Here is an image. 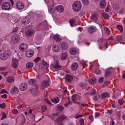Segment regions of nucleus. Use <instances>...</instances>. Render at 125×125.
I'll return each instance as SVG.
<instances>
[{"label": "nucleus", "mask_w": 125, "mask_h": 125, "mask_svg": "<svg viewBox=\"0 0 125 125\" xmlns=\"http://www.w3.org/2000/svg\"><path fill=\"white\" fill-rule=\"evenodd\" d=\"M81 6V4L80 2L76 1L73 3V8L74 11L77 12L80 10Z\"/></svg>", "instance_id": "f257e3e1"}, {"label": "nucleus", "mask_w": 125, "mask_h": 125, "mask_svg": "<svg viewBox=\"0 0 125 125\" xmlns=\"http://www.w3.org/2000/svg\"><path fill=\"white\" fill-rule=\"evenodd\" d=\"M66 118V116L64 115H62L61 116H59V117L57 119V121L58 125H62L63 123L61 122Z\"/></svg>", "instance_id": "f03ea898"}, {"label": "nucleus", "mask_w": 125, "mask_h": 125, "mask_svg": "<svg viewBox=\"0 0 125 125\" xmlns=\"http://www.w3.org/2000/svg\"><path fill=\"white\" fill-rule=\"evenodd\" d=\"M34 32V30L31 28H29L27 30L25 33L26 36L28 37H31Z\"/></svg>", "instance_id": "7ed1b4c3"}, {"label": "nucleus", "mask_w": 125, "mask_h": 125, "mask_svg": "<svg viewBox=\"0 0 125 125\" xmlns=\"http://www.w3.org/2000/svg\"><path fill=\"white\" fill-rule=\"evenodd\" d=\"M19 36L17 34H14L13 35L11 38L12 41L14 43H18L20 40Z\"/></svg>", "instance_id": "20e7f679"}, {"label": "nucleus", "mask_w": 125, "mask_h": 125, "mask_svg": "<svg viewBox=\"0 0 125 125\" xmlns=\"http://www.w3.org/2000/svg\"><path fill=\"white\" fill-rule=\"evenodd\" d=\"M10 7V4L8 2H4L2 5V9L5 10H8Z\"/></svg>", "instance_id": "39448f33"}, {"label": "nucleus", "mask_w": 125, "mask_h": 125, "mask_svg": "<svg viewBox=\"0 0 125 125\" xmlns=\"http://www.w3.org/2000/svg\"><path fill=\"white\" fill-rule=\"evenodd\" d=\"M27 87V84L26 83H21L19 86V89L21 91L25 90Z\"/></svg>", "instance_id": "423d86ee"}, {"label": "nucleus", "mask_w": 125, "mask_h": 125, "mask_svg": "<svg viewBox=\"0 0 125 125\" xmlns=\"http://www.w3.org/2000/svg\"><path fill=\"white\" fill-rule=\"evenodd\" d=\"M9 54L6 53H2L0 54V58L2 60H5L7 59Z\"/></svg>", "instance_id": "0eeeda50"}, {"label": "nucleus", "mask_w": 125, "mask_h": 125, "mask_svg": "<svg viewBox=\"0 0 125 125\" xmlns=\"http://www.w3.org/2000/svg\"><path fill=\"white\" fill-rule=\"evenodd\" d=\"M34 52L32 50H29L26 51V56L28 57H31L33 55Z\"/></svg>", "instance_id": "6e6552de"}, {"label": "nucleus", "mask_w": 125, "mask_h": 125, "mask_svg": "<svg viewBox=\"0 0 125 125\" xmlns=\"http://www.w3.org/2000/svg\"><path fill=\"white\" fill-rule=\"evenodd\" d=\"M19 92L18 89L16 86H14L12 88L10 91L11 93L13 94H16L18 93Z\"/></svg>", "instance_id": "1a4fd4ad"}, {"label": "nucleus", "mask_w": 125, "mask_h": 125, "mask_svg": "<svg viewBox=\"0 0 125 125\" xmlns=\"http://www.w3.org/2000/svg\"><path fill=\"white\" fill-rule=\"evenodd\" d=\"M35 87L31 89L30 91V92L34 96H35L38 94L37 92L36 91L37 89V87L36 86H35Z\"/></svg>", "instance_id": "9d476101"}, {"label": "nucleus", "mask_w": 125, "mask_h": 125, "mask_svg": "<svg viewBox=\"0 0 125 125\" xmlns=\"http://www.w3.org/2000/svg\"><path fill=\"white\" fill-rule=\"evenodd\" d=\"M12 62L13 63L12 66L14 68H16L18 67V60L16 59H14L13 58Z\"/></svg>", "instance_id": "9b49d317"}, {"label": "nucleus", "mask_w": 125, "mask_h": 125, "mask_svg": "<svg viewBox=\"0 0 125 125\" xmlns=\"http://www.w3.org/2000/svg\"><path fill=\"white\" fill-rule=\"evenodd\" d=\"M98 17V14L97 13H93L92 14L91 17L92 20L94 21H96Z\"/></svg>", "instance_id": "f8f14e48"}, {"label": "nucleus", "mask_w": 125, "mask_h": 125, "mask_svg": "<svg viewBox=\"0 0 125 125\" xmlns=\"http://www.w3.org/2000/svg\"><path fill=\"white\" fill-rule=\"evenodd\" d=\"M56 9L58 11L62 12L64 11V8L62 5H59L56 6Z\"/></svg>", "instance_id": "ddd939ff"}, {"label": "nucleus", "mask_w": 125, "mask_h": 125, "mask_svg": "<svg viewBox=\"0 0 125 125\" xmlns=\"http://www.w3.org/2000/svg\"><path fill=\"white\" fill-rule=\"evenodd\" d=\"M49 85V81L48 80H45L42 82L41 84V86L42 87H43V89L46 87L48 86Z\"/></svg>", "instance_id": "4468645a"}, {"label": "nucleus", "mask_w": 125, "mask_h": 125, "mask_svg": "<svg viewBox=\"0 0 125 125\" xmlns=\"http://www.w3.org/2000/svg\"><path fill=\"white\" fill-rule=\"evenodd\" d=\"M16 7L18 9L21 10L24 7L23 4L21 2H18L16 4Z\"/></svg>", "instance_id": "2eb2a0df"}, {"label": "nucleus", "mask_w": 125, "mask_h": 125, "mask_svg": "<svg viewBox=\"0 0 125 125\" xmlns=\"http://www.w3.org/2000/svg\"><path fill=\"white\" fill-rule=\"evenodd\" d=\"M87 83L85 82H82L80 83L79 86L82 89H84L87 86Z\"/></svg>", "instance_id": "dca6fc26"}, {"label": "nucleus", "mask_w": 125, "mask_h": 125, "mask_svg": "<svg viewBox=\"0 0 125 125\" xmlns=\"http://www.w3.org/2000/svg\"><path fill=\"white\" fill-rule=\"evenodd\" d=\"M65 79L66 81L69 82H71L73 80V78L71 75L68 74L66 75Z\"/></svg>", "instance_id": "f3484780"}, {"label": "nucleus", "mask_w": 125, "mask_h": 125, "mask_svg": "<svg viewBox=\"0 0 125 125\" xmlns=\"http://www.w3.org/2000/svg\"><path fill=\"white\" fill-rule=\"evenodd\" d=\"M109 94L108 92H104L102 93L101 95L102 98L104 99L109 97Z\"/></svg>", "instance_id": "a211bd4d"}, {"label": "nucleus", "mask_w": 125, "mask_h": 125, "mask_svg": "<svg viewBox=\"0 0 125 125\" xmlns=\"http://www.w3.org/2000/svg\"><path fill=\"white\" fill-rule=\"evenodd\" d=\"M72 69L73 70H75L77 69L78 65L76 63H73L71 66Z\"/></svg>", "instance_id": "6ab92c4d"}, {"label": "nucleus", "mask_w": 125, "mask_h": 125, "mask_svg": "<svg viewBox=\"0 0 125 125\" xmlns=\"http://www.w3.org/2000/svg\"><path fill=\"white\" fill-rule=\"evenodd\" d=\"M96 82V80L94 78H92L89 80V83L92 84H94Z\"/></svg>", "instance_id": "aec40b11"}, {"label": "nucleus", "mask_w": 125, "mask_h": 125, "mask_svg": "<svg viewBox=\"0 0 125 125\" xmlns=\"http://www.w3.org/2000/svg\"><path fill=\"white\" fill-rule=\"evenodd\" d=\"M61 44L62 48L63 50L66 49L68 47V45L66 42H62Z\"/></svg>", "instance_id": "412c9836"}, {"label": "nucleus", "mask_w": 125, "mask_h": 125, "mask_svg": "<svg viewBox=\"0 0 125 125\" xmlns=\"http://www.w3.org/2000/svg\"><path fill=\"white\" fill-rule=\"evenodd\" d=\"M56 6H55V5H52L49 10V11L52 13H54L56 10Z\"/></svg>", "instance_id": "4be33fe9"}, {"label": "nucleus", "mask_w": 125, "mask_h": 125, "mask_svg": "<svg viewBox=\"0 0 125 125\" xmlns=\"http://www.w3.org/2000/svg\"><path fill=\"white\" fill-rule=\"evenodd\" d=\"M76 50L75 48H71L70 50V54L72 55L75 54L76 53Z\"/></svg>", "instance_id": "5701e85b"}, {"label": "nucleus", "mask_w": 125, "mask_h": 125, "mask_svg": "<svg viewBox=\"0 0 125 125\" xmlns=\"http://www.w3.org/2000/svg\"><path fill=\"white\" fill-rule=\"evenodd\" d=\"M100 5L101 8H104L106 6L105 1L104 0H103L101 1Z\"/></svg>", "instance_id": "b1692460"}, {"label": "nucleus", "mask_w": 125, "mask_h": 125, "mask_svg": "<svg viewBox=\"0 0 125 125\" xmlns=\"http://www.w3.org/2000/svg\"><path fill=\"white\" fill-rule=\"evenodd\" d=\"M30 19L29 18H27L24 19L23 20L22 22L23 24H26L29 23Z\"/></svg>", "instance_id": "393cba45"}, {"label": "nucleus", "mask_w": 125, "mask_h": 125, "mask_svg": "<svg viewBox=\"0 0 125 125\" xmlns=\"http://www.w3.org/2000/svg\"><path fill=\"white\" fill-rule=\"evenodd\" d=\"M68 56V54L65 52L62 53L61 56V59L62 60L66 59Z\"/></svg>", "instance_id": "a878e982"}, {"label": "nucleus", "mask_w": 125, "mask_h": 125, "mask_svg": "<svg viewBox=\"0 0 125 125\" xmlns=\"http://www.w3.org/2000/svg\"><path fill=\"white\" fill-rule=\"evenodd\" d=\"M57 111L61 112L64 109V107L62 105H59L56 107Z\"/></svg>", "instance_id": "bb28decb"}, {"label": "nucleus", "mask_w": 125, "mask_h": 125, "mask_svg": "<svg viewBox=\"0 0 125 125\" xmlns=\"http://www.w3.org/2000/svg\"><path fill=\"white\" fill-rule=\"evenodd\" d=\"M36 82V81L34 79L30 80L28 81L29 84L30 85H35Z\"/></svg>", "instance_id": "cd10ccee"}, {"label": "nucleus", "mask_w": 125, "mask_h": 125, "mask_svg": "<svg viewBox=\"0 0 125 125\" xmlns=\"http://www.w3.org/2000/svg\"><path fill=\"white\" fill-rule=\"evenodd\" d=\"M96 29L94 28H93L92 27H90L88 28V31L90 33H92V32H95Z\"/></svg>", "instance_id": "c85d7f7f"}, {"label": "nucleus", "mask_w": 125, "mask_h": 125, "mask_svg": "<svg viewBox=\"0 0 125 125\" xmlns=\"http://www.w3.org/2000/svg\"><path fill=\"white\" fill-rule=\"evenodd\" d=\"M53 51L55 52H57L59 50V47L57 45H54L52 49Z\"/></svg>", "instance_id": "c756f323"}, {"label": "nucleus", "mask_w": 125, "mask_h": 125, "mask_svg": "<svg viewBox=\"0 0 125 125\" xmlns=\"http://www.w3.org/2000/svg\"><path fill=\"white\" fill-rule=\"evenodd\" d=\"M33 66V64L31 62L28 63L26 65V67L28 69L32 68Z\"/></svg>", "instance_id": "7c9ffc66"}, {"label": "nucleus", "mask_w": 125, "mask_h": 125, "mask_svg": "<svg viewBox=\"0 0 125 125\" xmlns=\"http://www.w3.org/2000/svg\"><path fill=\"white\" fill-rule=\"evenodd\" d=\"M51 100L52 102L55 103H58L59 101V99L58 97H56L54 99H52Z\"/></svg>", "instance_id": "2f4dec72"}, {"label": "nucleus", "mask_w": 125, "mask_h": 125, "mask_svg": "<svg viewBox=\"0 0 125 125\" xmlns=\"http://www.w3.org/2000/svg\"><path fill=\"white\" fill-rule=\"evenodd\" d=\"M111 73L112 72L111 71L106 70L105 76L107 77L108 76H110Z\"/></svg>", "instance_id": "473e14b6"}, {"label": "nucleus", "mask_w": 125, "mask_h": 125, "mask_svg": "<svg viewBox=\"0 0 125 125\" xmlns=\"http://www.w3.org/2000/svg\"><path fill=\"white\" fill-rule=\"evenodd\" d=\"M59 35H54L53 36V38L54 39L58 42H59L60 41V39L58 37Z\"/></svg>", "instance_id": "72a5a7b5"}, {"label": "nucleus", "mask_w": 125, "mask_h": 125, "mask_svg": "<svg viewBox=\"0 0 125 125\" xmlns=\"http://www.w3.org/2000/svg\"><path fill=\"white\" fill-rule=\"evenodd\" d=\"M77 99V97L76 96V94H74L72 96V100L73 102H76L75 101Z\"/></svg>", "instance_id": "f704fd0d"}, {"label": "nucleus", "mask_w": 125, "mask_h": 125, "mask_svg": "<svg viewBox=\"0 0 125 125\" xmlns=\"http://www.w3.org/2000/svg\"><path fill=\"white\" fill-rule=\"evenodd\" d=\"M113 9L115 10H117L119 8L118 5L116 4H114L113 5Z\"/></svg>", "instance_id": "c9c22d12"}, {"label": "nucleus", "mask_w": 125, "mask_h": 125, "mask_svg": "<svg viewBox=\"0 0 125 125\" xmlns=\"http://www.w3.org/2000/svg\"><path fill=\"white\" fill-rule=\"evenodd\" d=\"M102 16L104 17L106 19H109V16L108 14H102Z\"/></svg>", "instance_id": "e433bc0d"}, {"label": "nucleus", "mask_w": 125, "mask_h": 125, "mask_svg": "<svg viewBox=\"0 0 125 125\" xmlns=\"http://www.w3.org/2000/svg\"><path fill=\"white\" fill-rule=\"evenodd\" d=\"M117 27L120 30L121 32L123 31V27L122 26L120 25H117Z\"/></svg>", "instance_id": "4c0bfd02"}, {"label": "nucleus", "mask_w": 125, "mask_h": 125, "mask_svg": "<svg viewBox=\"0 0 125 125\" xmlns=\"http://www.w3.org/2000/svg\"><path fill=\"white\" fill-rule=\"evenodd\" d=\"M83 3L85 5H87L89 4L88 0H82Z\"/></svg>", "instance_id": "58836bf2"}, {"label": "nucleus", "mask_w": 125, "mask_h": 125, "mask_svg": "<svg viewBox=\"0 0 125 125\" xmlns=\"http://www.w3.org/2000/svg\"><path fill=\"white\" fill-rule=\"evenodd\" d=\"M47 109L46 107V105H44L42 106L41 108L42 111V112H44Z\"/></svg>", "instance_id": "ea45409f"}, {"label": "nucleus", "mask_w": 125, "mask_h": 125, "mask_svg": "<svg viewBox=\"0 0 125 125\" xmlns=\"http://www.w3.org/2000/svg\"><path fill=\"white\" fill-rule=\"evenodd\" d=\"M74 20L73 19H71L70 20L69 22L71 26H72V25L74 23Z\"/></svg>", "instance_id": "a19ab883"}, {"label": "nucleus", "mask_w": 125, "mask_h": 125, "mask_svg": "<svg viewBox=\"0 0 125 125\" xmlns=\"http://www.w3.org/2000/svg\"><path fill=\"white\" fill-rule=\"evenodd\" d=\"M94 100L95 101H97L99 98V96L97 95L96 96H95L93 97Z\"/></svg>", "instance_id": "79ce46f5"}, {"label": "nucleus", "mask_w": 125, "mask_h": 125, "mask_svg": "<svg viewBox=\"0 0 125 125\" xmlns=\"http://www.w3.org/2000/svg\"><path fill=\"white\" fill-rule=\"evenodd\" d=\"M72 102L71 101H69V102L66 103L65 104V106L67 108L68 107V105H69L70 104H72Z\"/></svg>", "instance_id": "37998d69"}, {"label": "nucleus", "mask_w": 125, "mask_h": 125, "mask_svg": "<svg viewBox=\"0 0 125 125\" xmlns=\"http://www.w3.org/2000/svg\"><path fill=\"white\" fill-rule=\"evenodd\" d=\"M6 104L4 103H3L0 104V107L1 108L4 109L6 107Z\"/></svg>", "instance_id": "c03bdc74"}, {"label": "nucleus", "mask_w": 125, "mask_h": 125, "mask_svg": "<svg viewBox=\"0 0 125 125\" xmlns=\"http://www.w3.org/2000/svg\"><path fill=\"white\" fill-rule=\"evenodd\" d=\"M107 29H106V33L107 34V36H108L110 34V31L108 28L106 27Z\"/></svg>", "instance_id": "a18cd8bd"}, {"label": "nucleus", "mask_w": 125, "mask_h": 125, "mask_svg": "<svg viewBox=\"0 0 125 125\" xmlns=\"http://www.w3.org/2000/svg\"><path fill=\"white\" fill-rule=\"evenodd\" d=\"M40 58L39 57H36V59L34 60V61L36 63L40 61Z\"/></svg>", "instance_id": "49530a36"}, {"label": "nucleus", "mask_w": 125, "mask_h": 125, "mask_svg": "<svg viewBox=\"0 0 125 125\" xmlns=\"http://www.w3.org/2000/svg\"><path fill=\"white\" fill-rule=\"evenodd\" d=\"M117 40L118 41H120L122 40V37L121 35H118L117 36Z\"/></svg>", "instance_id": "de8ad7c7"}, {"label": "nucleus", "mask_w": 125, "mask_h": 125, "mask_svg": "<svg viewBox=\"0 0 125 125\" xmlns=\"http://www.w3.org/2000/svg\"><path fill=\"white\" fill-rule=\"evenodd\" d=\"M24 45H25V43H23V44H21L20 45V49L21 50H22L24 49V47H21V46H22L23 45V46Z\"/></svg>", "instance_id": "09e8293b"}, {"label": "nucleus", "mask_w": 125, "mask_h": 125, "mask_svg": "<svg viewBox=\"0 0 125 125\" xmlns=\"http://www.w3.org/2000/svg\"><path fill=\"white\" fill-rule=\"evenodd\" d=\"M101 71L98 69H97L95 71V73L96 74H99L100 73Z\"/></svg>", "instance_id": "8fccbe9b"}, {"label": "nucleus", "mask_w": 125, "mask_h": 125, "mask_svg": "<svg viewBox=\"0 0 125 125\" xmlns=\"http://www.w3.org/2000/svg\"><path fill=\"white\" fill-rule=\"evenodd\" d=\"M7 81L9 82L12 83L14 81V80L11 78H10L7 79Z\"/></svg>", "instance_id": "3c124183"}, {"label": "nucleus", "mask_w": 125, "mask_h": 125, "mask_svg": "<svg viewBox=\"0 0 125 125\" xmlns=\"http://www.w3.org/2000/svg\"><path fill=\"white\" fill-rule=\"evenodd\" d=\"M118 102L120 105H122L123 103V101L122 99H119L118 100Z\"/></svg>", "instance_id": "603ef678"}, {"label": "nucleus", "mask_w": 125, "mask_h": 125, "mask_svg": "<svg viewBox=\"0 0 125 125\" xmlns=\"http://www.w3.org/2000/svg\"><path fill=\"white\" fill-rule=\"evenodd\" d=\"M104 78L103 77H101L99 78V82L100 83H102L103 81Z\"/></svg>", "instance_id": "864d4df0"}, {"label": "nucleus", "mask_w": 125, "mask_h": 125, "mask_svg": "<svg viewBox=\"0 0 125 125\" xmlns=\"http://www.w3.org/2000/svg\"><path fill=\"white\" fill-rule=\"evenodd\" d=\"M84 119H82L80 120V125H84Z\"/></svg>", "instance_id": "5fc2aeb1"}, {"label": "nucleus", "mask_w": 125, "mask_h": 125, "mask_svg": "<svg viewBox=\"0 0 125 125\" xmlns=\"http://www.w3.org/2000/svg\"><path fill=\"white\" fill-rule=\"evenodd\" d=\"M12 112L13 113L15 114H16L18 113V111L16 109H13Z\"/></svg>", "instance_id": "6e6d98bb"}, {"label": "nucleus", "mask_w": 125, "mask_h": 125, "mask_svg": "<svg viewBox=\"0 0 125 125\" xmlns=\"http://www.w3.org/2000/svg\"><path fill=\"white\" fill-rule=\"evenodd\" d=\"M96 93V90H94L92 91L91 93L90 94V95H94Z\"/></svg>", "instance_id": "4d7b16f0"}, {"label": "nucleus", "mask_w": 125, "mask_h": 125, "mask_svg": "<svg viewBox=\"0 0 125 125\" xmlns=\"http://www.w3.org/2000/svg\"><path fill=\"white\" fill-rule=\"evenodd\" d=\"M45 101L48 104H49L52 105V104L49 101L48 99H45Z\"/></svg>", "instance_id": "13d9d810"}, {"label": "nucleus", "mask_w": 125, "mask_h": 125, "mask_svg": "<svg viewBox=\"0 0 125 125\" xmlns=\"http://www.w3.org/2000/svg\"><path fill=\"white\" fill-rule=\"evenodd\" d=\"M2 117H5V118H7V116L6 114L4 112H2Z\"/></svg>", "instance_id": "bf43d9fd"}, {"label": "nucleus", "mask_w": 125, "mask_h": 125, "mask_svg": "<svg viewBox=\"0 0 125 125\" xmlns=\"http://www.w3.org/2000/svg\"><path fill=\"white\" fill-rule=\"evenodd\" d=\"M53 67L56 69H58L60 67L58 64L57 63V64L55 66H53Z\"/></svg>", "instance_id": "052dcab7"}, {"label": "nucleus", "mask_w": 125, "mask_h": 125, "mask_svg": "<svg viewBox=\"0 0 125 125\" xmlns=\"http://www.w3.org/2000/svg\"><path fill=\"white\" fill-rule=\"evenodd\" d=\"M7 93V92L6 91V90L4 89H2V90L0 92V93L2 94L4 93Z\"/></svg>", "instance_id": "680f3d73"}, {"label": "nucleus", "mask_w": 125, "mask_h": 125, "mask_svg": "<svg viewBox=\"0 0 125 125\" xmlns=\"http://www.w3.org/2000/svg\"><path fill=\"white\" fill-rule=\"evenodd\" d=\"M59 112H57V113H54V114H52V115L53 116H56L57 115H59Z\"/></svg>", "instance_id": "e2e57ef3"}, {"label": "nucleus", "mask_w": 125, "mask_h": 125, "mask_svg": "<svg viewBox=\"0 0 125 125\" xmlns=\"http://www.w3.org/2000/svg\"><path fill=\"white\" fill-rule=\"evenodd\" d=\"M95 117H98L100 115V113H99L96 112L95 114Z\"/></svg>", "instance_id": "0e129e2a"}, {"label": "nucleus", "mask_w": 125, "mask_h": 125, "mask_svg": "<svg viewBox=\"0 0 125 125\" xmlns=\"http://www.w3.org/2000/svg\"><path fill=\"white\" fill-rule=\"evenodd\" d=\"M107 113H109L110 114H111L113 112L112 110H107Z\"/></svg>", "instance_id": "69168bd1"}, {"label": "nucleus", "mask_w": 125, "mask_h": 125, "mask_svg": "<svg viewBox=\"0 0 125 125\" xmlns=\"http://www.w3.org/2000/svg\"><path fill=\"white\" fill-rule=\"evenodd\" d=\"M42 64L44 65H46L47 64V63L44 60L42 61Z\"/></svg>", "instance_id": "338daca9"}, {"label": "nucleus", "mask_w": 125, "mask_h": 125, "mask_svg": "<svg viewBox=\"0 0 125 125\" xmlns=\"http://www.w3.org/2000/svg\"><path fill=\"white\" fill-rule=\"evenodd\" d=\"M17 27L15 28L14 29H13V32H16L17 31Z\"/></svg>", "instance_id": "774afa93"}]
</instances>
